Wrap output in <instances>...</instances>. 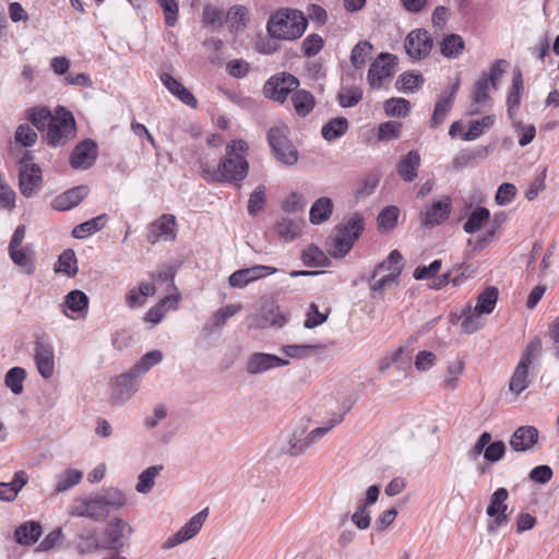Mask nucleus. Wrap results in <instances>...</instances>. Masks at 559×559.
<instances>
[{
    "mask_svg": "<svg viewBox=\"0 0 559 559\" xmlns=\"http://www.w3.org/2000/svg\"><path fill=\"white\" fill-rule=\"evenodd\" d=\"M128 504L126 492L117 487L104 488L76 497L68 509V514L74 518H86L94 522H104L111 511H117Z\"/></svg>",
    "mask_w": 559,
    "mask_h": 559,
    "instance_id": "1",
    "label": "nucleus"
},
{
    "mask_svg": "<svg viewBox=\"0 0 559 559\" xmlns=\"http://www.w3.org/2000/svg\"><path fill=\"white\" fill-rule=\"evenodd\" d=\"M248 150L249 145L245 140H233L226 145L225 155L216 168L206 162L201 163L203 178L213 182H241L249 173Z\"/></svg>",
    "mask_w": 559,
    "mask_h": 559,
    "instance_id": "2",
    "label": "nucleus"
},
{
    "mask_svg": "<svg viewBox=\"0 0 559 559\" xmlns=\"http://www.w3.org/2000/svg\"><path fill=\"white\" fill-rule=\"evenodd\" d=\"M307 27L301 12L285 10L274 14L267 23L269 34L276 39L290 40L299 38Z\"/></svg>",
    "mask_w": 559,
    "mask_h": 559,
    "instance_id": "3",
    "label": "nucleus"
},
{
    "mask_svg": "<svg viewBox=\"0 0 559 559\" xmlns=\"http://www.w3.org/2000/svg\"><path fill=\"white\" fill-rule=\"evenodd\" d=\"M365 228V219L361 214L355 213L347 217L344 223L335 227V237L331 254L334 258L345 257L353 248Z\"/></svg>",
    "mask_w": 559,
    "mask_h": 559,
    "instance_id": "4",
    "label": "nucleus"
},
{
    "mask_svg": "<svg viewBox=\"0 0 559 559\" xmlns=\"http://www.w3.org/2000/svg\"><path fill=\"white\" fill-rule=\"evenodd\" d=\"M75 120L69 110L58 107L53 119L48 123L47 142L51 146H62L75 135Z\"/></svg>",
    "mask_w": 559,
    "mask_h": 559,
    "instance_id": "5",
    "label": "nucleus"
},
{
    "mask_svg": "<svg viewBox=\"0 0 559 559\" xmlns=\"http://www.w3.org/2000/svg\"><path fill=\"white\" fill-rule=\"evenodd\" d=\"M133 527L122 518L110 519L103 532L102 549L119 552L129 543Z\"/></svg>",
    "mask_w": 559,
    "mask_h": 559,
    "instance_id": "6",
    "label": "nucleus"
},
{
    "mask_svg": "<svg viewBox=\"0 0 559 559\" xmlns=\"http://www.w3.org/2000/svg\"><path fill=\"white\" fill-rule=\"evenodd\" d=\"M286 127H272L267 131V142L274 157L286 166H293L298 160V151L288 139Z\"/></svg>",
    "mask_w": 559,
    "mask_h": 559,
    "instance_id": "7",
    "label": "nucleus"
},
{
    "mask_svg": "<svg viewBox=\"0 0 559 559\" xmlns=\"http://www.w3.org/2000/svg\"><path fill=\"white\" fill-rule=\"evenodd\" d=\"M32 160V153L25 152L19 162V187L25 198L35 195L43 181L40 167Z\"/></svg>",
    "mask_w": 559,
    "mask_h": 559,
    "instance_id": "8",
    "label": "nucleus"
},
{
    "mask_svg": "<svg viewBox=\"0 0 559 559\" xmlns=\"http://www.w3.org/2000/svg\"><path fill=\"white\" fill-rule=\"evenodd\" d=\"M299 85L296 76L289 73H281L274 75L264 84L263 92L266 97L284 103L289 93L294 92Z\"/></svg>",
    "mask_w": 559,
    "mask_h": 559,
    "instance_id": "9",
    "label": "nucleus"
},
{
    "mask_svg": "<svg viewBox=\"0 0 559 559\" xmlns=\"http://www.w3.org/2000/svg\"><path fill=\"white\" fill-rule=\"evenodd\" d=\"M396 58L390 53H381L370 66L367 80L371 87L379 88L383 81L396 71Z\"/></svg>",
    "mask_w": 559,
    "mask_h": 559,
    "instance_id": "10",
    "label": "nucleus"
},
{
    "mask_svg": "<svg viewBox=\"0 0 559 559\" xmlns=\"http://www.w3.org/2000/svg\"><path fill=\"white\" fill-rule=\"evenodd\" d=\"M207 515V508L201 510L199 513L193 515L177 533L170 536L163 544L162 548L168 550L194 537L202 528Z\"/></svg>",
    "mask_w": 559,
    "mask_h": 559,
    "instance_id": "11",
    "label": "nucleus"
},
{
    "mask_svg": "<svg viewBox=\"0 0 559 559\" xmlns=\"http://www.w3.org/2000/svg\"><path fill=\"white\" fill-rule=\"evenodd\" d=\"M432 38L426 29H414L405 39V50L407 55L414 60L426 58L432 49Z\"/></svg>",
    "mask_w": 559,
    "mask_h": 559,
    "instance_id": "12",
    "label": "nucleus"
},
{
    "mask_svg": "<svg viewBox=\"0 0 559 559\" xmlns=\"http://www.w3.org/2000/svg\"><path fill=\"white\" fill-rule=\"evenodd\" d=\"M508 490L506 488H498L490 498V503L486 510V513L490 518H495L493 521L488 525L490 533L495 532L499 526L504 524L508 520L507 511V499Z\"/></svg>",
    "mask_w": 559,
    "mask_h": 559,
    "instance_id": "13",
    "label": "nucleus"
},
{
    "mask_svg": "<svg viewBox=\"0 0 559 559\" xmlns=\"http://www.w3.org/2000/svg\"><path fill=\"white\" fill-rule=\"evenodd\" d=\"M176 217L171 214H163L159 218L154 221L147 233V241L156 243L160 239L175 240L176 239Z\"/></svg>",
    "mask_w": 559,
    "mask_h": 559,
    "instance_id": "14",
    "label": "nucleus"
},
{
    "mask_svg": "<svg viewBox=\"0 0 559 559\" xmlns=\"http://www.w3.org/2000/svg\"><path fill=\"white\" fill-rule=\"evenodd\" d=\"M34 359L39 374L45 379H50L55 372V349L47 342L39 340L35 343Z\"/></svg>",
    "mask_w": 559,
    "mask_h": 559,
    "instance_id": "15",
    "label": "nucleus"
},
{
    "mask_svg": "<svg viewBox=\"0 0 559 559\" xmlns=\"http://www.w3.org/2000/svg\"><path fill=\"white\" fill-rule=\"evenodd\" d=\"M451 210L452 204L449 197L435 201L425 211L420 212L421 225L425 227H433L442 224L449 218Z\"/></svg>",
    "mask_w": 559,
    "mask_h": 559,
    "instance_id": "16",
    "label": "nucleus"
},
{
    "mask_svg": "<svg viewBox=\"0 0 559 559\" xmlns=\"http://www.w3.org/2000/svg\"><path fill=\"white\" fill-rule=\"evenodd\" d=\"M97 158V145L92 140L80 142L71 153L70 165L74 169H87Z\"/></svg>",
    "mask_w": 559,
    "mask_h": 559,
    "instance_id": "17",
    "label": "nucleus"
},
{
    "mask_svg": "<svg viewBox=\"0 0 559 559\" xmlns=\"http://www.w3.org/2000/svg\"><path fill=\"white\" fill-rule=\"evenodd\" d=\"M289 365V360L273 354L254 353L250 356L246 370L250 374H259L267 370Z\"/></svg>",
    "mask_w": 559,
    "mask_h": 559,
    "instance_id": "18",
    "label": "nucleus"
},
{
    "mask_svg": "<svg viewBox=\"0 0 559 559\" xmlns=\"http://www.w3.org/2000/svg\"><path fill=\"white\" fill-rule=\"evenodd\" d=\"M276 272L277 269L273 266L254 265L252 267H246L234 272L229 276L228 282L233 287L242 288L253 281L274 274Z\"/></svg>",
    "mask_w": 559,
    "mask_h": 559,
    "instance_id": "19",
    "label": "nucleus"
},
{
    "mask_svg": "<svg viewBox=\"0 0 559 559\" xmlns=\"http://www.w3.org/2000/svg\"><path fill=\"white\" fill-rule=\"evenodd\" d=\"M138 391V377L129 371L122 373L112 382L111 399L117 403H126Z\"/></svg>",
    "mask_w": 559,
    "mask_h": 559,
    "instance_id": "20",
    "label": "nucleus"
},
{
    "mask_svg": "<svg viewBox=\"0 0 559 559\" xmlns=\"http://www.w3.org/2000/svg\"><path fill=\"white\" fill-rule=\"evenodd\" d=\"M460 87V81L456 80L455 83L451 86L448 94L439 97L435 105V109L430 119V128L437 129L439 128L449 116L453 102L456 95V92Z\"/></svg>",
    "mask_w": 559,
    "mask_h": 559,
    "instance_id": "21",
    "label": "nucleus"
},
{
    "mask_svg": "<svg viewBox=\"0 0 559 559\" xmlns=\"http://www.w3.org/2000/svg\"><path fill=\"white\" fill-rule=\"evenodd\" d=\"M538 441V430L533 426L519 427L510 438V445L515 452L531 450Z\"/></svg>",
    "mask_w": 559,
    "mask_h": 559,
    "instance_id": "22",
    "label": "nucleus"
},
{
    "mask_svg": "<svg viewBox=\"0 0 559 559\" xmlns=\"http://www.w3.org/2000/svg\"><path fill=\"white\" fill-rule=\"evenodd\" d=\"M87 193L88 189L85 186L72 188L56 197L51 202V206L56 211L71 210L72 207L79 205L81 201L86 198Z\"/></svg>",
    "mask_w": 559,
    "mask_h": 559,
    "instance_id": "23",
    "label": "nucleus"
},
{
    "mask_svg": "<svg viewBox=\"0 0 559 559\" xmlns=\"http://www.w3.org/2000/svg\"><path fill=\"white\" fill-rule=\"evenodd\" d=\"M305 225L302 218L282 217L276 222L275 230L283 241L290 242L301 236Z\"/></svg>",
    "mask_w": 559,
    "mask_h": 559,
    "instance_id": "24",
    "label": "nucleus"
},
{
    "mask_svg": "<svg viewBox=\"0 0 559 559\" xmlns=\"http://www.w3.org/2000/svg\"><path fill=\"white\" fill-rule=\"evenodd\" d=\"M12 262L21 267L25 274H34L36 270L35 251L32 245L21 248L8 249Z\"/></svg>",
    "mask_w": 559,
    "mask_h": 559,
    "instance_id": "25",
    "label": "nucleus"
},
{
    "mask_svg": "<svg viewBox=\"0 0 559 559\" xmlns=\"http://www.w3.org/2000/svg\"><path fill=\"white\" fill-rule=\"evenodd\" d=\"M287 322V318L280 312V308L273 304L262 307L261 313L257 316L252 324L258 329L269 326L282 328Z\"/></svg>",
    "mask_w": 559,
    "mask_h": 559,
    "instance_id": "26",
    "label": "nucleus"
},
{
    "mask_svg": "<svg viewBox=\"0 0 559 559\" xmlns=\"http://www.w3.org/2000/svg\"><path fill=\"white\" fill-rule=\"evenodd\" d=\"M490 86H492L490 84V79H487V73L484 72L474 85V104L468 111L469 115H477L479 114L483 107L489 105V103L491 102V98L489 96Z\"/></svg>",
    "mask_w": 559,
    "mask_h": 559,
    "instance_id": "27",
    "label": "nucleus"
},
{
    "mask_svg": "<svg viewBox=\"0 0 559 559\" xmlns=\"http://www.w3.org/2000/svg\"><path fill=\"white\" fill-rule=\"evenodd\" d=\"M402 273V266L393 267L392 271H383L376 276L374 271L369 278V287L373 294L383 295L385 290L396 285L397 278Z\"/></svg>",
    "mask_w": 559,
    "mask_h": 559,
    "instance_id": "28",
    "label": "nucleus"
},
{
    "mask_svg": "<svg viewBox=\"0 0 559 559\" xmlns=\"http://www.w3.org/2000/svg\"><path fill=\"white\" fill-rule=\"evenodd\" d=\"M160 81L166 86V88L175 96H177L183 104L191 108L197 107V99L192 95V93L187 90L179 81H177L169 73H162Z\"/></svg>",
    "mask_w": 559,
    "mask_h": 559,
    "instance_id": "29",
    "label": "nucleus"
},
{
    "mask_svg": "<svg viewBox=\"0 0 559 559\" xmlns=\"http://www.w3.org/2000/svg\"><path fill=\"white\" fill-rule=\"evenodd\" d=\"M420 167V155L417 151H411L399 162L396 169L400 177L406 181L412 182L418 175Z\"/></svg>",
    "mask_w": 559,
    "mask_h": 559,
    "instance_id": "30",
    "label": "nucleus"
},
{
    "mask_svg": "<svg viewBox=\"0 0 559 559\" xmlns=\"http://www.w3.org/2000/svg\"><path fill=\"white\" fill-rule=\"evenodd\" d=\"M334 204L328 197L317 199L309 211V221L312 225H321L329 221L333 214Z\"/></svg>",
    "mask_w": 559,
    "mask_h": 559,
    "instance_id": "31",
    "label": "nucleus"
},
{
    "mask_svg": "<svg viewBox=\"0 0 559 559\" xmlns=\"http://www.w3.org/2000/svg\"><path fill=\"white\" fill-rule=\"evenodd\" d=\"M523 90L524 84L522 74L520 71H516L513 74L511 90L507 97L508 115L511 120L514 119L520 107Z\"/></svg>",
    "mask_w": 559,
    "mask_h": 559,
    "instance_id": "32",
    "label": "nucleus"
},
{
    "mask_svg": "<svg viewBox=\"0 0 559 559\" xmlns=\"http://www.w3.org/2000/svg\"><path fill=\"white\" fill-rule=\"evenodd\" d=\"M179 297L178 295H168L160 299L157 305L152 307L145 314V320L157 324L162 321L163 317L167 311L171 309H176L178 306Z\"/></svg>",
    "mask_w": 559,
    "mask_h": 559,
    "instance_id": "33",
    "label": "nucleus"
},
{
    "mask_svg": "<svg viewBox=\"0 0 559 559\" xmlns=\"http://www.w3.org/2000/svg\"><path fill=\"white\" fill-rule=\"evenodd\" d=\"M41 533L43 531L39 523L26 522L15 530L14 537L20 545L29 546L39 539Z\"/></svg>",
    "mask_w": 559,
    "mask_h": 559,
    "instance_id": "34",
    "label": "nucleus"
},
{
    "mask_svg": "<svg viewBox=\"0 0 559 559\" xmlns=\"http://www.w3.org/2000/svg\"><path fill=\"white\" fill-rule=\"evenodd\" d=\"M465 48V41L461 35L450 34L440 43V52L449 59L459 58Z\"/></svg>",
    "mask_w": 559,
    "mask_h": 559,
    "instance_id": "35",
    "label": "nucleus"
},
{
    "mask_svg": "<svg viewBox=\"0 0 559 559\" xmlns=\"http://www.w3.org/2000/svg\"><path fill=\"white\" fill-rule=\"evenodd\" d=\"M106 214H102L76 225L71 231L72 237L76 239H84L103 229L106 225Z\"/></svg>",
    "mask_w": 559,
    "mask_h": 559,
    "instance_id": "36",
    "label": "nucleus"
},
{
    "mask_svg": "<svg viewBox=\"0 0 559 559\" xmlns=\"http://www.w3.org/2000/svg\"><path fill=\"white\" fill-rule=\"evenodd\" d=\"M483 312L474 307L467 306L461 314V329L464 333L472 334L483 326Z\"/></svg>",
    "mask_w": 559,
    "mask_h": 559,
    "instance_id": "37",
    "label": "nucleus"
},
{
    "mask_svg": "<svg viewBox=\"0 0 559 559\" xmlns=\"http://www.w3.org/2000/svg\"><path fill=\"white\" fill-rule=\"evenodd\" d=\"M83 472L75 468H67L57 476L55 492L60 493L70 490L81 483Z\"/></svg>",
    "mask_w": 559,
    "mask_h": 559,
    "instance_id": "38",
    "label": "nucleus"
},
{
    "mask_svg": "<svg viewBox=\"0 0 559 559\" xmlns=\"http://www.w3.org/2000/svg\"><path fill=\"white\" fill-rule=\"evenodd\" d=\"M356 403V400L352 401L345 408L343 414H334L323 427H318L311 430L306 437L308 441L313 445L321 438H323L330 430H332L336 425L341 424L344 419V414L348 412L353 405Z\"/></svg>",
    "mask_w": 559,
    "mask_h": 559,
    "instance_id": "39",
    "label": "nucleus"
},
{
    "mask_svg": "<svg viewBox=\"0 0 559 559\" xmlns=\"http://www.w3.org/2000/svg\"><path fill=\"white\" fill-rule=\"evenodd\" d=\"M295 111L300 117H306L314 108V97L305 90L295 91L292 95Z\"/></svg>",
    "mask_w": 559,
    "mask_h": 559,
    "instance_id": "40",
    "label": "nucleus"
},
{
    "mask_svg": "<svg viewBox=\"0 0 559 559\" xmlns=\"http://www.w3.org/2000/svg\"><path fill=\"white\" fill-rule=\"evenodd\" d=\"M348 129V121L344 117H337L326 122L322 129L321 134L324 140L332 142L346 133Z\"/></svg>",
    "mask_w": 559,
    "mask_h": 559,
    "instance_id": "41",
    "label": "nucleus"
},
{
    "mask_svg": "<svg viewBox=\"0 0 559 559\" xmlns=\"http://www.w3.org/2000/svg\"><path fill=\"white\" fill-rule=\"evenodd\" d=\"M79 271L78 260L75 252L72 249H66L58 258V263L55 266L56 273H64L69 277L76 275Z\"/></svg>",
    "mask_w": 559,
    "mask_h": 559,
    "instance_id": "42",
    "label": "nucleus"
},
{
    "mask_svg": "<svg viewBox=\"0 0 559 559\" xmlns=\"http://www.w3.org/2000/svg\"><path fill=\"white\" fill-rule=\"evenodd\" d=\"M242 309L240 304L227 305L213 313L212 320L204 326V330L212 332L221 328L226 321Z\"/></svg>",
    "mask_w": 559,
    "mask_h": 559,
    "instance_id": "43",
    "label": "nucleus"
},
{
    "mask_svg": "<svg viewBox=\"0 0 559 559\" xmlns=\"http://www.w3.org/2000/svg\"><path fill=\"white\" fill-rule=\"evenodd\" d=\"M163 465H153L144 469L138 477L135 490L139 493L151 492L155 484V478L158 476L160 471H163Z\"/></svg>",
    "mask_w": 559,
    "mask_h": 559,
    "instance_id": "44",
    "label": "nucleus"
},
{
    "mask_svg": "<svg viewBox=\"0 0 559 559\" xmlns=\"http://www.w3.org/2000/svg\"><path fill=\"white\" fill-rule=\"evenodd\" d=\"M231 32L246 27L249 22V10L245 5H233L226 16Z\"/></svg>",
    "mask_w": 559,
    "mask_h": 559,
    "instance_id": "45",
    "label": "nucleus"
},
{
    "mask_svg": "<svg viewBox=\"0 0 559 559\" xmlns=\"http://www.w3.org/2000/svg\"><path fill=\"white\" fill-rule=\"evenodd\" d=\"M163 360V353L160 350H151L146 353L132 368L133 372L138 378L146 373L152 367L156 366Z\"/></svg>",
    "mask_w": 559,
    "mask_h": 559,
    "instance_id": "46",
    "label": "nucleus"
},
{
    "mask_svg": "<svg viewBox=\"0 0 559 559\" xmlns=\"http://www.w3.org/2000/svg\"><path fill=\"white\" fill-rule=\"evenodd\" d=\"M372 52V45L369 41L362 40L357 43L350 52V62L354 68L361 69Z\"/></svg>",
    "mask_w": 559,
    "mask_h": 559,
    "instance_id": "47",
    "label": "nucleus"
},
{
    "mask_svg": "<svg viewBox=\"0 0 559 559\" xmlns=\"http://www.w3.org/2000/svg\"><path fill=\"white\" fill-rule=\"evenodd\" d=\"M528 368L524 364H518L514 373L510 380L509 389L516 395L523 392L530 384Z\"/></svg>",
    "mask_w": 559,
    "mask_h": 559,
    "instance_id": "48",
    "label": "nucleus"
},
{
    "mask_svg": "<svg viewBox=\"0 0 559 559\" xmlns=\"http://www.w3.org/2000/svg\"><path fill=\"white\" fill-rule=\"evenodd\" d=\"M498 300V289L493 286L487 287L477 298L476 308L485 314L493 311Z\"/></svg>",
    "mask_w": 559,
    "mask_h": 559,
    "instance_id": "49",
    "label": "nucleus"
},
{
    "mask_svg": "<svg viewBox=\"0 0 559 559\" xmlns=\"http://www.w3.org/2000/svg\"><path fill=\"white\" fill-rule=\"evenodd\" d=\"M490 217V212L486 207H476L469 215L463 229L467 234H474L480 229L483 224Z\"/></svg>",
    "mask_w": 559,
    "mask_h": 559,
    "instance_id": "50",
    "label": "nucleus"
},
{
    "mask_svg": "<svg viewBox=\"0 0 559 559\" xmlns=\"http://www.w3.org/2000/svg\"><path fill=\"white\" fill-rule=\"evenodd\" d=\"M424 82L425 80L421 74L404 72L396 81V87L404 93H414L424 84Z\"/></svg>",
    "mask_w": 559,
    "mask_h": 559,
    "instance_id": "51",
    "label": "nucleus"
},
{
    "mask_svg": "<svg viewBox=\"0 0 559 559\" xmlns=\"http://www.w3.org/2000/svg\"><path fill=\"white\" fill-rule=\"evenodd\" d=\"M25 378V369L21 367H13L7 372L4 383L11 390L12 393L17 395L23 392V382Z\"/></svg>",
    "mask_w": 559,
    "mask_h": 559,
    "instance_id": "52",
    "label": "nucleus"
},
{
    "mask_svg": "<svg viewBox=\"0 0 559 559\" xmlns=\"http://www.w3.org/2000/svg\"><path fill=\"white\" fill-rule=\"evenodd\" d=\"M400 215V211L394 205L385 206L378 215L377 222L379 229L383 231L392 230Z\"/></svg>",
    "mask_w": 559,
    "mask_h": 559,
    "instance_id": "53",
    "label": "nucleus"
},
{
    "mask_svg": "<svg viewBox=\"0 0 559 559\" xmlns=\"http://www.w3.org/2000/svg\"><path fill=\"white\" fill-rule=\"evenodd\" d=\"M66 306L75 313H81L87 311L88 308V297L82 290H72L66 296Z\"/></svg>",
    "mask_w": 559,
    "mask_h": 559,
    "instance_id": "54",
    "label": "nucleus"
},
{
    "mask_svg": "<svg viewBox=\"0 0 559 559\" xmlns=\"http://www.w3.org/2000/svg\"><path fill=\"white\" fill-rule=\"evenodd\" d=\"M266 201V189L263 185H259L250 194L248 201V213L251 216H257L264 209Z\"/></svg>",
    "mask_w": 559,
    "mask_h": 559,
    "instance_id": "55",
    "label": "nucleus"
},
{
    "mask_svg": "<svg viewBox=\"0 0 559 559\" xmlns=\"http://www.w3.org/2000/svg\"><path fill=\"white\" fill-rule=\"evenodd\" d=\"M464 371V362L460 359L448 364L447 373L444 377V388L447 390H455L459 385L460 377Z\"/></svg>",
    "mask_w": 559,
    "mask_h": 559,
    "instance_id": "56",
    "label": "nucleus"
},
{
    "mask_svg": "<svg viewBox=\"0 0 559 559\" xmlns=\"http://www.w3.org/2000/svg\"><path fill=\"white\" fill-rule=\"evenodd\" d=\"M388 116L406 117L411 110V103L405 98H390L384 103Z\"/></svg>",
    "mask_w": 559,
    "mask_h": 559,
    "instance_id": "57",
    "label": "nucleus"
},
{
    "mask_svg": "<svg viewBox=\"0 0 559 559\" xmlns=\"http://www.w3.org/2000/svg\"><path fill=\"white\" fill-rule=\"evenodd\" d=\"M79 539V549L81 554L95 552L102 548V543L98 542L94 530H87L80 533Z\"/></svg>",
    "mask_w": 559,
    "mask_h": 559,
    "instance_id": "58",
    "label": "nucleus"
},
{
    "mask_svg": "<svg viewBox=\"0 0 559 559\" xmlns=\"http://www.w3.org/2000/svg\"><path fill=\"white\" fill-rule=\"evenodd\" d=\"M37 138L36 131L27 123L20 124L14 134L15 142L24 147L33 146Z\"/></svg>",
    "mask_w": 559,
    "mask_h": 559,
    "instance_id": "59",
    "label": "nucleus"
},
{
    "mask_svg": "<svg viewBox=\"0 0 559 559\" xmlns=\"http://www.w3.org/2000/svg\"><path fill=\"white\" fill-rule=\"evenodd\" d=\"M28 119L39 130L48 128V123L53 119V115L47 108H32L28 110Z\"/></svg>",
    "mask_w": 559,
    "mask_h": 559,
    "instance_id": "60",
    "label": "nucleus"
},
{
    "mask_svg": "<svg viewBox=\"0 0 559 559\" xmlns=\"http://www.w3.org/2000/svg\"><path fill=\"white\" fill-rule=\"evenodd\" d=\"M318 348H321V345H284L281 352L289 358L302 359Z\"/></svg>",
    "mask_w": 559,
    "mask_h": 559,
    "instance_id": "61",
    "label": "nucleus"
},
{
    "mask_svg": "<svg viewBox=\"0 0 559 559\" xmlns=\"http://www.w3.org/2000/svg\"><path fill=\"white\" fill-rule=\"evenodd\" d=\"M306 199L299 192H292L282 203V209L288 214L304 212L306 207Z\"/></svg>",
    "mask_w": 559,
    "mask_h": 559,
    "instance_id": "62",
    "label": "nucleus"
},
{
    "mask_svg": "<svg viewBox=\"0 0 559 559\" xmlns=\"http://www.w3.org/2000/svg\"><path fill=\"white\" fill-rule=\"evenodd\" d=\"M163 10L165 24L167 26H174L178 21L179 7L175 0H159L157 1Z\"/></svg>",
    "mask_w": 559,
    "mask_h": 559,
    "instance_id": "63",
    "label": "nucleus"
},
{
    "mask_svg": "<svg viewBox=\"0 0 559 559\" xmlns=\"http://www.w3.org/2000/svg\"><path fill=\"white\" fill-rule=\"evenodd\" d=\"M402 123L399 121H386L379 126L378 138L381 141L397 139L401 134Z\"/></svg>",
    "mask_w": 559,
    "mask_h": 559,
    "instance_id": "64",
    "label": "nucleus"
}]
</instances>
